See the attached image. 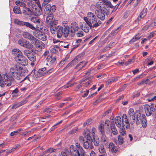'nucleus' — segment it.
<instances>
[{
    "label": "nucleus",
    "mask_w": 156,
    "mask_h": 156,
    "mask_svg": "<svg viewBox=\"0 0 156 156\" xmlns=\"http://www.w3.org/2000/svg\"><path fill=\"white\" fill-rule=\"evenodd\" d=\"M102 136L101 138V142H106L108 140V138L106 137L105 135L102 134Z\"/></svg>",
    "instance_id": "obj_42"
},
{
    "label": "nucleus",
    "mask_w": 156,
    "mask_h": 156,
    "mask_svg": "<svg viewBox=\"0 0 156 156\" xmlns=\"http://www.w3.org/2000/svg\"><path fill=\"white\" fill-rule=\"evenodd\" d=\"M99 129L102 134L104 133V125L103 124L101 123L100 124Z\"/></svg>",
    "instance_id": "obj_44"
},
{
    "label": "nucleus",
    "mask_w": 156,
    "mask_h": 156,
    "mask_svg": "<svg viewBox=\"0 0 156 156\" xmlns=\"http://www.w3.org/2000/svg\"><path fill=\"white\" fill-rule=\"evenodd\" d=\"M90 82V81H86V82L84 83V81H80L79 83L83 85L84 87H86L89 85Z\"/></svg>",
    "instance_id": "obj_41"
},
{
    "label": "nucleus",
    "mask_w": 156,
    "mask_h": 156,
    "mask_svg": "<svg viewBox=\"0 0 156 156\" xmlns=\"http://www.w3.org/2000/svg\"><path fill=\"white\" fill-rule=\"evenodd\" d=\"M50 9H51L52 13L55 12L56 8V7L55 5H53L51 6H50Z\"/></svg>",
    "instance_id": "obj_56"
},
{
    "label": "nucleus",
    "mask_w": 156,
    "mask_h": 156,
    "mask_svg": "<svg viewBox=\"0 0 156 156\" xmlns=\"http://www.w3.org/2000/svg\"><path fill=\"white\" fill-rule=\"evenodd\" d=\"M117 80V78H114L111 80H108V83H112L114 82V81H115Z\"/></svg>",
    "instance_id": "obj_63"
},
{
    "label": "nucleus",
    "mask_w": 156,
    "mask_h": 156,
    "mask_svg": "<svg viewBox=\"0 0 156 156\" xmlns=\"http://www.w3.org/2000/svg\"><path fill=\"white\" fill-rule=\"evenodd\" d=\"M51 0H43L42 6H45V5L48 3Z\"/></svg>",
    "instance_id": "obj_52"
},
{
    "label": "nucleus",
    "mask_w": 156,
    "mask_h": 156,
    "mask_svg": "<svg viewBox=\"0 0 156 156\" xmlns=\"http://www.w3.org/2000/svg\"><path fill=\"white\" fill-rule=\"evenodd\" d=\"M42 76H41V73L38 71V72L35 71L34 73H32L30 75V77L33 80H35L37 77Z\"/></svg>",
    "instance_id": "obj_13"
},
{
    "label": "nucleus",
    "mask_w": 156,
    "mask_h": 156,
    "mask_svg": "<svg viewBox=\"0 0 156 156\" xmlns=\"http://www.w3.org/2000/svg\"><path fill=\"white\" fill-rule=\"evenodd\" d=\"M105 4L107 5L111 8H113L114 6L112 4L111 2L108 1H106L105 2Z\"/></svg>",
    "instance_id": "obj_46"
},
{
    "label": "nucleus",
    "mask_w": 156,
    "mask_h": 156,
    "mask_svg": "<svg viewBox=\"0 0 156 156\" xmlns=\"http://www.w3.org/2000/svg\"><path fill=\"white\" fill-rule=\"evenodd\" d=\"M38 7H35L33 9V11L36 16H39L42 13L41 7L40 3H37Z\"/></svg>",
    "instance_id": "obj_11"
},
{
    "label": "nucleus",
    "mask_w": 156,
    "mask_h": 156,
    "mask_svg": "<svg viewBox=\"0 0 156 156\" xmlns=\"http://www.w3.org/2000/svg\"><path fill=\"white\" fill-rule=\"evenodd\" d=\"M76 84H77V83H74L71 84H70V85H69V83H68L67 84V85H66L65 86H64V87H63L62 88L63 89H66V88H69V87H70L71 86H72L73 85H75Z\"/></svg>",
    "instance_id": "obj_55"
},
{
    "label": "nucleus",
    "mask_w": 156,
    "mask_h": 156,
    "mask_svg": "<svg viewBox=\"0 0 156 156\" xmlns=\"http://www.w3.org/2000/svg\"><path fill=\"white\" fill-rule=\"evenodd\" d=\"M36 26V28L38 29L37 30L40 31H43L45 30V27L42 25V23L40 22V24H38Z\"/></svg>",
    "instance_id": "obj_35"
},
{
    "label": "nucleus",
    "mask_w": 156,
    "mask_h": 156,
    "mask_svg": "<svg viewBox=\"0 0 156 156\" xmlns=\"http://www.w3.org/2000/svg\"><path fill=\"white\" fill-rule=\"evenodd\" d=\"M70 154L73 156H78L77 155L78 153V150L76 149L74 146L71 145L69 147Z\"/></svg>",
    "instance_id": "obj_9"
},
{
    "label": "nucleus",
    "mask_w": 156,
    "mask_h": 156,
    "mask_svg": "<svg viewBox=\"0 0 156 156\" xmlns=\"http://www.w3.org/2000/svg\"><path fill=\"white\" fill-rule=\"evenodd\" d=\"M111 129L113 134L116 135L117 134V131L115 128L113 127Z\"/></svg>",
    "instance_id": "obj_62"
},
{
    "label": "nucleus",
    "mask_w": 156,
    "mask_h": 156,
    "mask_svg": "<svg viewBox=\"0 0 156 156\" xmlns=\"http://www.w3.org/2000/svg\"><path fill=\"white\" fill-rule=\"evenodd\" d=\"M84 21L86 24L93 28L98 27L101 23V21L97 17L94 19L92 20L91 22L89 21V20L87 18H85Z\"/></svg>",
    "instance_id": "obj_5"
},
{
    "label": "nucleus",
    "mask_w": 156,
    "mask_h": 156,
    "mask_svg": "<svg viewBox=\"0 0 156 156\" xmlns=\"http://www.w3.org/2000/svg\"><path fill=\"white\" fill-rule=\"evenodd\" d=\"M27 57L32 62H34L36 59L35 55L33 53L30 54Z\"/></svg>",
    "instance_id": "obj_32"
},
{
    "label": "nucleus",
    "mask_w": 156,
    "mask_h": 156,
    "mask_svg": "<svg viewBox=\"0 0 156 156\" xmlns=\"http://www.w3.org/2000/svg\"><path fill=\"white\" fill-rule=\"evenodd\" d=\"M156 109V105L152 104L150 105L146 104L144 105V110L147 116H150L154 114Z\"/></svg>",
    "instance_id": "obj_4"
},
{
    "label": "nucleus",
    "mask_w": 156,
    "mask_h": 156,
    "mask_svg": "<svg viewBox=\"0 0 156 156\" xmlns=\"http://www.w3.org/2000/svg\"><path fill=\"white\" fill-rule=\"evenodd\" d=\"M140 37V35L139 34H138L137 35H136L134 37H133L132 39L131 40L130 42V43H133L134 42L137 40H139Z\"/></svg>",
    "instance_id": "obj_34"
},
{
    "label": "nucleus",
    "mask_w": 156,
    "mask_h": 156,
    "mask_svg": "<svg viewBox=\"0 0 156 156\" xmlns=\"http://www.w3.org/2000/svg\"><path fill=\"white\" fill-rule=\"evenodd\" d=\"M19 44L25 48L30 49L33 47V45L31 44L23 39H20L18 41Z\"/></svg>",
    "instance_id": "obj_6"
},
{
    "label": "nucleus",
    "mask_w": 156,
    "mask_h": 156,
    "mask_svg": "<svg viewBox=\"0 0 156 156\" xmlns=\"http://www.w3.org/2000/svg\"><path fill=\"white\" fill-rule=\"evenodd\" d=\"M115 123L118 127H120L122 125V121L121 117L119 116H117L115 119Z\"/></svg>",
    "instance_id": "obj_19"
},
{
    "label": "nucleus",
    "mask_w": 156,
    "mask_h": 156,
    "mask_svg": "<svg viewBox=\"0 0 156 156\" xmlns=\"http://www.w3.org/2000/svg\"><path fill=\"white\" fill-rule=\"evenodd\" d=\"M120 27H119L115 30L112 31L111 32V34L113 35H115L119 31L120 29Z\"/></svg>",
    "instance_id": "obj_47"
},
{
    "label": "nucleus",
    "mask_w": 156,
    "mask_h": 156,
    "mask_svg": "<svg viewBox=\"0 0 156 156\" xmlns=\"http://www.w3.org/2000/svg\"><path fill=\"white\" fill-rule=\"evenodd\" d=\"M78 152L77 154L78 156H86L87 155L83 148H80L78 150Z\"/></svg>",
    "instance_id": "obj_27"
},
{
    "label": "nucleus",
    "mask_w": 156,
    "mask_h": 156,
    "mask_svg": "<svg viewBox=\"0 0 156 156\" xmlns=\"http://www.w3.org/2000/svg\"><path fill=\"white\" fill-rule=\"evenodd\" d=\"M58 50L57 49H55L53 47L51 48L50 50V51L53 53L56 54L58 51Z\"/></svg>",
    "instance_id": "obj_49"
},
{
    "label": "nucleus",
    "mask_w": 156,
    "mask_h": 156,
    "mask_svg": "<svg viewBox=\"0 0 156 156\" xmlns=\"http://www.w3.org/2000/svg\"><path fill=\"white\" fill-rule=\"evenodd\" d=\"M14 22L15 23L20 25H24V22L23 21L19 20L17 19H15L14 20Z\"/></svg>",
    "instance_id": "obj_40"
},
{
    "label": "nucleus",
    "mask_w": 156,
    "mask_h": 156,
    "mask_svg": "<svg viewBox=\"0 0 156 156\" xmlns=\"http://www.w3.org/2000/svg\"><path fill=\"white\" fill-rule=\"evenodd\" d=\"M76 35L78 37H82L84 36V33L82 31H80L76 33Z\"/></svg>",
    "instance_id": "obj_48"
},
{
    "label": "nucleus",
    "mask_w": 156,
    "mask_h": 156,
    "mask_svg": "<svg viewBox=\"0 0 156 156\" xmlns=\"http://www.w3.org/2000/svg\"><path fill=\"white\" fill-rule=\"evenodd\" d=\"M83 92H84L85 93L83 95V97H86L87 96V95H88V93H89V90H87L86 92H85V91H83V90H81V93H82Z\"/></svg>",
    "instance_id": "obj_57"
},
{
    "label": "nucleus",
    "mask_w": 156,
    "mask_h": 156,
    "mask_svg": "<svg viewBox=\"0 0 156 156\" xmlns=\"http://www.w3.org/2000/svg\"><path fill=\"white\" fill-rule=\"evenodd\" d=\"M16 60L18 63L23 66L27 65L28 63L27 59L22 56L19 58H16Z\"/></svg>",
    "instance_id": "obj_7"
},
{
    "label": "nucleus",
    "mask_w": 156,
    "mask_h": 156,
    "mask_svg": "<svg viewBox=\"0 0 156 156\" xmlns=\"http://www.w3.org/2000/svg\"><path fill=\"white\" fill-rule=\"evenodd\" d=\"M96 131L95 128L94 127H93L91 130H89L87 129L86 130H85L84 133L83 135H87V134L88 133L90 136V134H91L93 137H95V132Z\"/></svg>",
    "instance_id": "obj_15"
},
{
    "label": "nucleus",
    "mask_w": 156,
    "mask_h": 156,
    "mask_svg": "<svg viewBox=\"0 0 156 156\" xmlns=\"http://www.w3.org/2000/svg\"><path fill=\"white\" fill-rule=\"evenodd\" d=\"M109 151L112 153H116L117 151V147L114 145L113 143H111L109 145Z\"/></svg>",
    "instance_id": "obj_18"
},
{
    "label": "nucleus",
    "mask_w": 156,
    "mask_h": 156,
    "mask_svg": "<svg viewBox=\"0 0 156 156\" xmlns=\"http://www.w3.org/2000/svg\"><path fill=\"white\" fill-rule=\"evenodd\" d=\"M13 11L15 13H21L20 8L19 6H15L13 9Z\"/></svg>",
    "instance_id": "obj_37"
},
{
    "label": "nucleus",
    "mask_w": 156,
    "mask_h": 156,
    "mask_svg": "<svg viewBox=\"0 0 156 156\" xmlns=\"http://www.w3.org/2000/svg\"><path fill=\"white\" fill-rule=\"evenodd\" d=\"M53 15L52 13H50L48 15L46 18V21L47 23L49 25H51L53 19Z\"/></svg>",
    "instance_id": "obj_20"
},
{
    "label": "nucleus",
    "mask_w": 156,
    "mask_h": 156,
    "mask_svg": "<svg viewBox=\"0 0 156 156\" xmlns=\"http://www.w3.org/2000/svg\"><path fill=\"white\" fill-rule=\"evenodd\" d=\"M133 60H134L133 58H132L131 59H129L128 61L126 62H125V65H126L127 66V65H129V64L132 63L133 62Z\"/></svg>",
    "instance_id": "obj_54"
},
{
    "label": "nucleus",
    "mask_w": 156,
    "mask_h": 156,
    "mask_svg": "<svg viewBox=\"0 0 156 156\" xmlns=\"http://www.w3.org/2000/svg\"><path fill=\"white\" fill-rule=\"evenodd\" d=\"M54 69L53 68H52L49 69L48 71L45 72V73H43V75H47L50 74L52 72L54 71Z\"/></svg>",
    "instance_id": "obj_45"
},
{
    "label": "nucleus",
    "mask_w": 156,
    "mask_h": 156,
    "mask_svg": "<svg viewBox=\"0 0 156 156\" xmlns=\"http://www.w3.org/2000/svg\"><path fill=\"white\" fill-rule=\"evenodd\" d=\"M99 151L101 153H103L105 151V149L103 146H101L99 149Z\"/></svg>",
    "instance_id": "obj_60"
},
{
    "label": "nucleus",
    "mask_w": 156,
    "mask_h": 156,
    "mask_svg": "<svg viewBox=\"0 0 156 156\" xmlns=\"http://www.w3.org/2000/svg\"><path fill=\"white\" fill-rule=\"evenodd\" d=\"M46 70V68L45 67H44L41 69H40L39 70V72L41 73V76H45V75H43V73H45V72H44V71H45Z\"/></svg>",
    "instance_id": "obj_51"
},
{
    "label": "nucleus",
    "mask_w": 156,
    "mask_h": 156,
    "mask_svg": "<svg viewBox=\"0 0 156 156\" xmlns=\"http://www.w3.org/2000/svg\"><path fill=\"white\" fill-rule=\"evenodd\" d=\"M93 141L94 143V145L96 146H98L99 144V140L98 137H93Z\"/></svg>",
    "instance_id": "obj_38"
},
{
    "label": "nucleus",
    "mask_w": 156,
    "mask_h": 156,
    "mask_svg": "<svg viewBox=\"0 0 156 156\" xmlns=\"http://www.w3.org/2000/svg\"><path fill=\"white\" fill-rule=\"evenodd\" d=\"M34 30L35 31H34L33 33V34L36 37L38 38L42 32L38 30H36V29Z\"/></svg>",
    "instance_id": "obj_33"
},
{
    "label": "nucleus",
    "mask_w": 156,
    "mask_h": 156,
    "mask_svg": "<svg viewBox=\"0 0 156 156\" xmlns=\"http://www.w3.org/2000/svg\"><path fill=\"white\" fill-rule=\"evenodd\" d=\"M15 4L18 6L23 7V8L25 7L26 6V4L25 3L19 0L16 1Z\"/></svg>",
    "instance_id": "obj_30"
},
{
    "label": "nucleus",
    "mask_w": 156,
    "mask_h": 156,
    "mask_svg": "<svg viewBox=\"0 0 156 156\" xmlns=\"http://www.w3.org/2000/svg\"><path fill=\"white\" fill-rule=\"evenodd\" d=\"M38 38L42 41H45L47 40V37L44 33L42 32Z\"/></svg>",
    "instance_id": "obj_39"
},
{
    "label": "nucleus",
    "mask_w": 156,
    "mask_h": 156,
    "mask_svg": "<svg viewBox=\"0 0 156 156\" xmlns=\"http://www.w3.org/2000/svg\"><path fill=\"white\" fill-rule=\"evenodd\" d=\"M135 113L134 110L132 108H130L128 112V117L125 114L123 115L122 116V124L124 125V122L127 125L126 126V128L130 127L129 123L133 124L135 122Z\"/></svg>",
    "instance_id": "obj_1"
},
{
    "label": "nucleus",
    "mask_w": 156,
    "mask_h": 156,
    "mask_svg": "<svg viewBox=\"0 0 156 156\" xmlns=\"http://www.w3.org/2000/svg\"><path fill=\"white\" fill-rule=\"evenodd\" d=\"M23 26H25L33 30L35 29V27L33 25L29 22H24Z\"/></svg>",
    "instance_id": "obj_31"
},
{
    "label": "nucleus",
    "mask_w": 156,
    "mask_h": 156,
    "mask_svg": "<svg viewBox=\"0 0 156 156\" xmlns=\"http://www.w3.org/2000/svg\"><path fill=\"white\" fill-rule=\"evenodd\" d=\"M23 13L24 15H29L33 14V12L29 9L25 7L23 8Z\"/></svg>",
    "instance_id": "obj_22"
},
{
    "label": "nucleus",
    "mask_w": 156,
    "mask_h": 156,
    "mask_svg": "<svg viewBox=\"0 0 156 156\" xmlns=\"http://www.w3.org/2000/svg\"><path fill=\"white\" fill-rule=\"evenodd\" d=\"M84 139L83 140L84 143L83 145L85 149L90 148L91 149L93 148L92 142L93 139L90 136L88 133L87 135H84Z\"/></svg>",
    "instance_id": "obj_3"
},
{
    "label": "nucleus",
    "mask_w": 156,
    "mask_h": 156,
    "mask_svg": "<svg viewBox=\"0 0 156 156\" xmlns=\"http://www.w3.org/2000/svg\"><path fill=\"white\" fill-rule=\"evenodd\" d=\"M71 28L73 29L74 31H77L79 29L78 24L75 22H73L71 23Z\"/></svg>",
    "instance_id": "obj_28"
},
{
    "label": "nucleus",
    "mask_w": 156,
    "mask_h": 156,
    "mask_svg": "<svg viewBox=\"0 0 156 156\" xmlns=\"http://www.w3.org/2000/svg\"><path fill=\"white\" fill-rule=\"evenodd\" d=\"M119 132L120 136H124L126 134V131L124 128L120 129Z\"/></svg>",
    "instance_id": "obj_43"
},
{
    "label": "nucleus",
    "mask_w": 156,
    "mask_h": 156,
    "mask_svg": "<svg viewBox=\"0 0 156 156\" xmlns=\"http://www.w3.org/2000/svg\"><path fill=\"white\" fill-rule=\"evenodd\" d=\"M67 58H65L62 59L60 63V65L61 66L63 65L67 60Z\"/></svg>",
    "instance_id": "obj_59"
},
{
    "label": "nucleus",
    "mask_w": 156,
    "mask_h": 156,
    "mask_svg": "<svg viewBox=\"0 0 156 156\" xmlns=\"http://www.w3.org/2000/svg\"><path fill=\"white\" fill-rule=\"evenodd\" d=\"M118 141L119 144H122L123 143V139L121 137L120 135H119L118 138Z\"/></svg>",
    "instance_id": "obj_61"
},
{
    "label": "nucleus",
    "mask_w": 156,
    "mask_h": 156,
    "mask_svg": "<svg viewBox=\"0 0 156 156\" xmlns=\"http://www.w3.org/2000/svg\"><path fill=\"white\" fill-rule=\"evenodd\" d=\"M32 52H31L30 51L28 50H26L24 51V55L27 56V57H28V56L30 54L32 53Z\"/></svg>",
    "instance_id": "obj_50"
},
{
    "label": "nucleus",
    "mask_w": 156,
    "mask_h": 156,
    "mask_svg": "<svg viewBox=\"0 0 156 156\" xmlns=\"http://www.w3.org/2000/svg\"><path fill=\"white\" fill-rule=\"evenodd\" d=\"M141 122L142 126L143 127H145L147 125V122L145 116L143 115L141 116Z\"/></svg>",
    "instance_id": "obj_24"
},
{
    "label": "nucleus",
    "mask_w": 156,
    "mask_h": 156,
    "mask_svg": "<svg viewBox=\"0 0 156 156\" xmlns=\"http://www.w3.org/2000/svg\"><path fill=\"white\" fill-rule=\"evenodd\" d=\"M156 100V96H154L152 98H150L147 99V100L148 101H153Z\"/></svg>",
    "instance_id": "obj_58"
},
{
    "label": "nucleus",
    "mask_w": 156,
    "mask_h": 156,
    "mask_svg": "<svg viewBox=\"0 0 156 156\" xmlns=\"http://www.w3.org/2000/svg\"><path fill=\"white\" fill-rule=\"evenodd\" d=\"M82 84L79 83V84H78L75 86L74 90L75 91H77L78 90L82 87Z\"/></svg>",
    "instance_id": "obj_53"
},
{
    "label": "nucleus",
    "mask_w": 156,
    "mask_h": 156,
    "mask_svg": "<svg viewBox=\"0 0 156 156\" xmlns=\"http://www.w3.org/2000/svg\"><path fill=\"white\" fill-rule=\"evenodd\" d=\"M51 111V109L49 108L45 109L43 111L44 112H46L47 113H50Z\"/></svg>",
    "instance_id": "obj_64"
},
{
    "label": "nucleus",
    "mask_w": 156,
    "mask_h": 156,
    "mask_svg": "<svg viewBox=\"0 0 156 156\" xmlns=\"http://www.w3.org/2000/svg\"><path fill=\"white\" fill-rule=\"evenodd\" d=\"M23 36L24 37L27 39L30 40L31 42L32 41L35 37L33 36L31 34H30L28 32H24L23 34Z\"/></svg>",
    "instance_id": "obj_16"
},
{
    "label": "nucleus",
    "mask_w": 156,
    "mask_h": 156,
    "mask_svg": "<svg viewBox=\"0 0 156 156\" xmlns=\"http://www.w3.org/2000/svg\"><path fill=\"white\" fill-rule=\"evenodd\" d=\"M50 6L51 5L50 4L47 5L46 6L44 9V11L45 12V14H48L49 13L50 14L52 13L51 9H50Z\"/></svg>",
    "instance_id": "obj_36"
},
{
    "label": "nucleus",
    "mask_w": 156,
    "mask_h": 156,
    "mask_svg": "<svg viewBox=\"0 0 156 156\" xmlns=\"http://www.w3.org/2000/svg\"><path fill=\"white\" fill-rule=\"evenodd\" d=\"M12 54L16 58H19L22 55L21 51L19 49H14L12 51Z\"/></svg>",
    "instance_id": "obj_17"
},
{
    "label": "nucleus",
    "mask_w": 156,
    "mask_h": 156,
    "mask_svg": "<svg viewBox=\"0 0 156 156\" xmlns=\"http://www.w3.org/2000/svg\"><path fill=\"white\" fill-rule=\"evenodd\" d=\"M57 35L58 38H61L62 35L65 37L68 36L69 28V27H66L63 29V27L61 26H57L56 27Z\"/></svg>",
    "instance_id": "obj_2"
},
{
    "label": "nucleus",
    "mask_w": 156,
    "mask_h": 156,
    "mask_svg": "<svg viewBox=\"0 0 156 156\" xmlns=\"http://www.w3.org/2000/svg\"><path fill=\"white\" fill-rule=\"evenodd\" d=\"M32 43L35 45L37 48L40 49L44 48V43L40 40H37L35 38L33 40Z\"/></svg>",
    "instance_id": "obj_8"
},
{
    "label": "nucleus",
    "mask_w": 156,
    "mask_h": 156,
    "mask_svg": "<svg viewBox=\"0 0 156 156\" xmlns=\"http://www.w3.org/2000/svg\"><path fill=\"white\" fill-rule=\"evenodd\" d=\"M30 76L29 77H26L24 78L22 76V79H20L19 80H20V81H23L26 84H28L30 83ZM31 78H30V79Z\"/></svg>",
    "instance_id": "obj_25"
},
{
    "label": "nucleus",
    "mask_w": 156,
    "mask_h": 156,
    "mask_svg": "<svg viewBox=\"0 0 156 156\" xmlns=\"http://www.w3.org/2000/svg\"><path fill=\"white\" fill-rule=\"evenodd\" d=\"M31 22L36 24H40V21L39 19L36 17H33L30 18Z\"/></svg>",
    "instance_id": "obj_29"
},
{
    "label": "nucleus",
    "mask_w": 156,
    "mask_h": 156,
    "mask_svg": "<svg viewBox=\"0 0 156 156\" xmlns=\"http://www.w3.org/2000/svg\"><path fill=\"white\" fill-rule=\"evenodd\" d=\"M147 12V9L146 8L142 10L137 19L138 21H140L141 19L144 18L146 16Z\"/></svg>",
    "instance_id": "obj_14"
},
{
    "label": "nucleus",
    "mask_w": 156,
    "mask_h": 156,
    "mask_svg": "<svg viewBox=\"0 0 156 156\" xmlns=\"http://www.w3.org/2000/svg\"><path fill=\"white\" fill-rule=\"evenodd\" d=\"M87 63V62L85 61L81 62L77 65L76 68L78 69V70H80L86 65Z\"/></svg>",
    "instance_id": "obj_21"
},
{
    "label": "nucleus",
    "mask_w": 156,
    "mask_h": 156,
    "mask_svg": "<svg viewBox=\"0 0 156 156\" xmlns=\"http://www.w3.org/2000/svg\"><path fill=\"white\" fill-rule=\"evenodd\" d=\"M95 13L97 15V18L99 20H103L105 19V16L104 11H99L98 10H95Z\"/></svg>",
    "instance_id": "obj_10"
},
{
    "label": "nucleus",
    "mask_w": 156,
    "mask_h": 156,
    "mask_svg": "<svg viewBox=\"0 0 156 156\" xmlns=\"http://www.w3.org/2000/svg\"><path fill=\"white\" fill-rule=\"evenodd\" d=\"M136 122L137 124H138L141 121V117L139 111H136Z\"/></svg>",
    "instance_id": "obj_23"
},
{
    "label": "nucleus",
    "mask_w": 156,
    "mask_h": 156,
    "mask_svg": "<svg viewBox=\"0 0 156 156\" xmlns=\"http://www.w3.org/2000/svg\"><path fill=\"white\" fill-rule=\"evenodd\" d=\"M87 17H84L83 19L84 21V18H87L89 20V21L91 22L92 20L94 19L97 18L94 13L90 12H88L87 15Z\"/></svg>",
    "instance_id": "obj_12"
},
{
    "label": "nucleus",
    "mask_w": 156,
    "mask_h": 156,
    "mask_svg": "<svg viewBox=\"0 0 156 156\" xmlns=\"http://www.w3.org/2000/svg\"><path fill=\"white\" fill-rule=\"evenodd\" d=\"M90 27H91L88 24H85L83 25L81 29L82 30L86 33H88Z\"/></svg>",
    "instance_id": "obj_26"
}]
</instances>
